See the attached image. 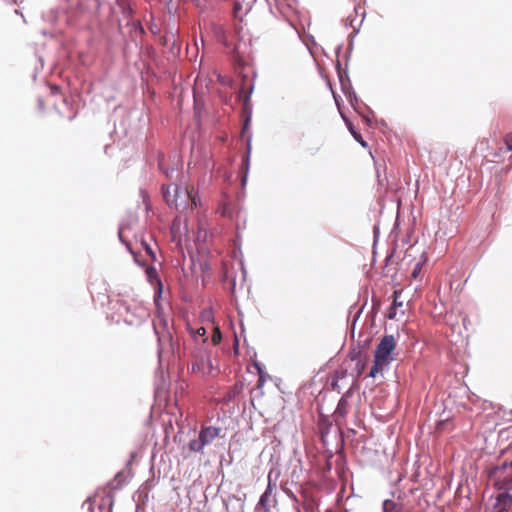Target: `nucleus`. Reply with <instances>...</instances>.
I'll return each mask as SVG.
<instances>
[{"label": "nucleus", "mask_w": 512, "mask_h": 512, "mask_svg": "<svg viewBox=\"0 0 512 512\" xmlns=\"http://www.w3.org/2000/svg\"><path fill=\"white\" fill-rule=\"evenodd\" d=\"M504 144L508 151H512V132H509L503 137Z\"/></svg>", "instance_id": "17"}, {"label": "nucleus", "mask_w": 512, "mask_h": 512, "mask_svg": "<svg viewBox=\"0 0 512 512\" xmlns=\"http://www.w3.org/2000/svg\"><path fill=\"white\" fill-rule=\"evenodd\" d=\"M221 341V332L218 327H216L212 334V342L217 345Z\"/></svg>", "instance_id": "19"}, {"label": "nucleus", "mask_w": 512, "mask_h": 512, "mask_svg": "<svg viewBox=\"0 0 512 512\" xmlns=\"http://www.w3.org/2000/svg\"><path fill=\"white\" fill-rule=\"evenodd\" d=\"M396 343L392 335L384 336L380 343L377 345L374 354V363L369 372V377H376V375L390 364L393 360L391 357L392 351L395 349Z\"/></svg>", "instance_id": "1"}, {"label": "nucleus", "mask_w": 512, "mask_h": 512, "mask_svg": "<svg viewBox=\"0 0 512 512\" xmlns=\"http://www.w3.org/2000/svg\"><path fill=\"white\" fill-rule=\"evenodd\" d=\"M346 374L347 372L344 369H338L333 373L331 380V388L333 390H339V380L345 378Z\"/></svg>", "instance_id": "10"}, {"label": "nucleus", "mask_w": 512, "mask_h": 512, "mask_svg": "<svg viewBox=\"0 0 512 512\" xmlns=\"http://www.w3.org/2000/svg\"><path fill=\"white\" fill-rule=\"evenodd\" d=\"M143 248L145 249V251L147 252V254L153 259L155 260V253L153 252L151 246L146 242V241H142L141 242Z\"/></svg>", "instance_id": "20"}, {"label": "nucleus", "mask_w": 512, "mask_h": 512, "mask_svg": "<svg viewBox=\"0 0 512 512\" xmlns=\"http://www.w3.org/2000/svg\"><path fill=\"white\" fill-rule=\"evenodd\" d=\"M145 272H146L148 280L151 283L156 282L158 284V286H159V291H161L162 283H161V281H160V279L158 277V272H157L156 268L153 267V266H148L146 268Z\"/></svg>", "instance_id": "11"}, {"label": "nucleus", "mask_w": 512, "mask_h": 512, "mask_svg": "<svg viewBox=\"0 0 512 512\" xmlns=\"http://www.w3.org/2000/svg\"><path fill=\"white\" fill-rule=\"evenodd\" d=\"M489 480L498 491L510 493L512 491V461L492 468L489 471Z\"/></svg>", "instance_id": "2"}, {"label": "nucleus", "mask_w": 512, "mask_h": 512, "mask_svg": "<svg viewBox=\"0 0 512 512\" xmlns=\"http://www.w3.org/2000/svg\"><path fill=\"white\" fill-rule=\"evenodd\" d=\"M180 197H187L191 202L192 208L197 206L196 196L193 195V187L188 186V187H186V189L184 191H182L177 186H173V187L169 186L164 191V198H165L166 202L169 205L174 204L177 209H179L181 207V204L178 203V199Z\"/></svg>", "instance_id": "4"}, {"label": "nucleus", "mask_w": 512, "mask_h": 512, "mask_svg": "<svg viewBox=\"0 0 512 512\" xmlns=\"http://www.w3.org/2000/svg\"><path fill=\"white\" fill-rule=\"evenodd\" d=\"M197 333L200 335V336H204L206 331H205V328L201 327L197 330Z\"/></svg>", "instance_id": "25"}, {"label": "nucleus", "mask_w": 512, "mask_h": 512, "mask_svg": "<svg viewBox=\"0 0 512 512\" xmlns=\"http://www.w3.org/2000/svg\"><path fill=\"white\" fill-rule=\"evenodd\" d=\"M253 91V83L249 79L248 76L243 75L241 80V87L239 90V98L243 100L244 103L249 101V96Z\"/></svg>", "instance_id": "7"}, {"label": "nucleus", "mask_w": 512, "mask_h": 512, "mask_svg": "<svg viewBox=\"0 0 512 512\" xmlns=\"http://www.w3.org/2000/svg\"><path fill=\"white\" fill-rule=\"evenodd\" d=\"M264 382H265L264 376L262 374H260L258 382H257V387L261 388L264 385Z\"/></svg>", "instance_id": "23"}, {"label": "nucleus", "mask_w": 512, "mask_h": 512, "mask_svg": "<svg viewBox=\"0 0 512 512\" xmlns=\"http://www.w3.org/2000/svg\"><path fill=\"white\" fill-rule=\"evenodd\" d=\"M221 429L213 426L202 427L198 438L189 442L188 448L193 453H203L205 446L210 445L220 436Z\"/></svg>", "instance_id": "3"}, {"label": "nucleus", "mask_w": 512, "mask_h": 512, "mask_svg": "<svg viewBox=\"0 0 512 512\" xmlns=\"http://www.w3.org/2000/svg\"><path fill=\"white\" fill-rule=\"evenodd\" d=\"M354 12H355L356 15H360L361 19L359 21H357L356 17H352V15H349L345 19V24L347 26L352 27L354 29V31H357L358 27L361 25V23L363 21V17H364L365 12H364L363 7H361V6H355L354 7Z\"/></svg>", "instance_id": "8"}, {"label": "nucleus", "mask_w": 512, "mask_h": 512, "mask_svg": "<svg viewBox=\"0 0 512 512\" xmlns=\"http://www.w3.org/2000/svg\"><path fill=\"white\" fill-rule=\"evenodd\" d=\"M395 316H396V309H392V307H391V308H390V311H389V315H388V317H389L390 319H393V318H395Z\"/></svg>", "instance_id": "24"}, {"label": "nucleus", "mask_w": 512, "mask_h": 512, "mask_svg": "<svg viewBox=\"0 0 512 512\" xmlns=\"http://www.w3.org/2000/svg\"><path fill=\"white\" fill-rule=\"evenodd\" d=\"M400 295V292L395 291L393 293V303H392V309H396L397 307L402 306V302L398 300Z\"/></svg>", "instance_id": "21"}, {"label": "nucleus", "mask_w": 512, "mask_h": 512, "mask_svg": "<svg viewBox=\"0 0 512 512\" xmlns=\"http://www.w3.org/2000/svg\"><path fill=\"white\" fill-rule=\"evenodd\" d=\"M346 405H347V401L344 398H341L339 403H338L336 412L338 414H340L341 416L345 415V413H346Z\"/></svg>", "instance_id": "16"}, {"label": "nucleus", "mask_w": 512, "mask_h": 512, "mask_svg": "<svg viewBox=\"0 0 512 512\" xmlns=\"http://www.w3.org/2000/svg\"><path fill=\"white\" fill-rule=\"evenodd\" d=\"M255 0H235L233 7V15L236 19L242 21L249 13Z\"/></svg>", "instance_id": "6"}, {"label": "nucleus", "mask_w": 512, "mask_h": 512, "mask_svg": "<svg viewBox=\"0 0 512 512\" xmlns=\"http://www.w3.org/2000/svg\"><path fill=\"white\" fill-rule=\"evenodd\" d=\"M219 212L221 213L222 216H230V213L228 212L226 205H223V207L219 209Z\"/></svg>", "instance_id": "22"}, {"label": "nucleus", "mask_w": 512, "mask_h": 512, "mask_svg": "<svg viewBox=\"0 0 512 512\" xmlns=\"http://www.w3.org/2000/svg\"><path fill=\"white\" fill-rule=\"evenodd\" d=\"M422 267H423V264L421 262H417L412 273H411V276L413 279H417L418 276L420 275L421 271H422Z\"/></svg>", "instance_id": "18"}, {"label": "nucleus", "mask_w": 512, "mask_h": 512, "mask_svg": "<svg viewBox=\"0 0 512 512\" xmlns=\"http://www.w3.org/2000/svg\"><path fill=\"white\" fill-rule=\"evenodd\" d=\"M271 496V487L268 485L266 491L261 495L257 504V510L259 512H268V502Z\"/></svg>", "instance_id": "9"}, {"label": "nucleus", "mask_w": 512, "mask_h": 512, "mask_svg": "<svg viewBox=\"0 0 512 512\" xmlns=\"http://www.w3.org/2000/svg\"><path fill=\"white\" fill-rule=\"evenodd\" d=\"M244 389V383L241 382V381H238L236 382L233 387L231 388V390L229 391V398L230 399H233L235 398L236 396H238L240 393H242Z\"/></svg>", "instance_id": "12"}, {"label": "nucleus", "mask_w": 512, "mask_h": 512, "mask_svg": "<svg viewBox=\"0 0 512 512\" xmlns=\"http://www.w3.org/2000/svg\"><path fill=\"white\" fill-rule=\"evenodd\" d=\"M362 371H363V366L361 368H359L358 374H361Z\"/></svg>", "instance_id": "26"}, {"label": "nucleus", "mask_w": 512, "mask_h": 512, "mask_svg": "<svg viewBox=\"0 0 512 512\" xmlns=\"http://www.w3.org/2000/svg\"><path fill=\"white\" fill-rule=\"evenodd\" d=\"M512 507V494L506 492H499L495 497V503L492 507V512H510Z\"/></svg>", "instance_id": "5"}, {"label": "nucleus", "mask_w": 512, "mask_h": 512, "mask_svg": "<svg viewBox=\"0 0 512 512\" xmlns=\"http://www.w3.org/2000/svg\"><path fill=\"white\" fill-rule=\"evenodd\" d=\"M117 3L125 15L130 16L132 14V9L128 0H117Z\"/></svg>", "instance_id": "13"}, {"label": "nucleus", "mask_w": 512, "mask_h": 512, "mask_svg": "<svg viewBox=\"0 0 512 512\" xmlns=\"http://www.w3.org/2000/svg\"><path fill=\"white\" fill-rule=\"evenodd\" d=\"M204 364H205V362H204L203 359L193 363L192 364V371L194 373H201V374H203L204 373Z\"/></svg>", "instance_id": "15"}, {"label": "nucleus", "mask_w": 512, "mask_h": 512, "mask_svg": "<svg viewBox=\"0 0 512 512\" xmlns=\"http://www.w3.org/2000/svg\"><path fill=\"white\" fill-rule=\"evenodd\" d=\"M396 503L393 500H385L383 502V512H395Z\"/></svg>", "instance_id": "14"}]
</instances>
